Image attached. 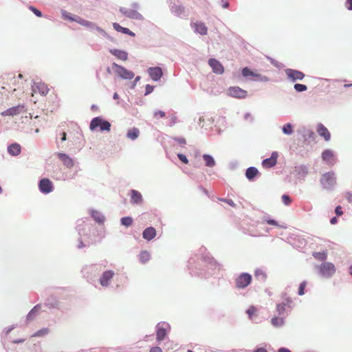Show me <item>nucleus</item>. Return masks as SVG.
I'll return each instance as SVG.
<instances>
[{"instance_id": "nucleus-33", "label": "nucleus", "mask_w": 352, "mask_h": 352, "mask_svg": "<svg viewBox=\"0 0 352 352\" xmlns=\"http://www.w3.org/2000/svg\"><path fill=\"white\" fill-rule=\"evenodd\" d=\"M121 223L126 227H129L133 223V219L130 217H122L121 219Z\"/></svg>"}, {"instance_id": "nucleus-21", "label": "nucleus", "mask_w": 352, "mask_h": 352, "mask_svg": "<svg viewBox=\"0 0 352 352\" xmlns=\"http://www.w3.org/2000/svg\"><path fill=\"white\" fill-rule=\"evenodd\" d=\"M142 236L144 239L151 241L156 236V230L153 227H148L144 230Z\"/></svg>"}, {"instance_id": "nucleus-60", "label": "nucleus", "mask_w": 352, "mask_h": 352, "mask_svg": "<svg viewBox=\"0 0 352 352\" xmlns=\"http://www.w3.org/2000/svg\"><path fill=\"white\" fill-rule=\"evenodd\" d=\"M228 6H229V3H228V2H227V1H226V2H225V3H223L222 4V7H223V8H227L228 7Z\"/></svg>"}, {"instance_id": "nucleus-13", "label": "nucleus", "mask_w": 352, "mask_h": 352, "mask_svg": "<svg viewBox=\"0 0 352 352\" xmlns=\"http://www.w3.org/2000/svg\"><path fill=\"white\" fill-rule=\"evenodd\" d=\"M316 131L318 134L324 138L325 141H329L331 139V133L326 126L320 123L317 126Z\"/></svg>"}, {"instance_id": "nucleus-61", "label": "nucleus", "mask_w": 352, "mask_h": 352, "mask_svg": "<svg viewBox=\"0 0 352 352\" xmlns=\"http://www.w3.org/2000/svg\"><path fill=\"white\" fill-rule=\"evenodd\" d=\"M118 98H119V96H118V93H114L113 98L114 99H118Z\"/></svg>"}, {"instance_id": "nucleus-36", "label": "nucleus", "mask_w": 352, "mask_h": 352, "mask_svg": "<svg viewBox=\"0 0 352 352\" xmlns=\"http://www.w3.org/2000/svg\"><path fill=\"white\" fill-rule=\"evenodd\" d=\"M283 131L284 133L290 135L293 133L292 126L291 124L288 123L283 126Z\"/></svg>"}, {"instance_id": "nucleus-55", "label": "nucleus", "mask_w": 352, "mask_h": 352, "mask_svg": "<svg viewBox=\"0 0 352 352\" xmlns=\"http://www.w3.org/2000/svg\"><path fill=\"white\" fill-rule=\"evenodd\" d=\"M278 352H291L289 349L285 348H280L278 349Z\"/></svg>"}, {"instance_id": "nucleus-29", "label": "nucleus", "mask_w": 352, "mask_h": 352, "mask_svg": "<svg viewBox=\"0 0 352 352\" xmlns=\"http://www.w3.org/2000/svg\"><path fill=\"white\" fill-rule=\"evenodd\" d=\"M150 258L151 255L148 251L144 250L140 253L139 259L140 261L143 264L147 263L150 260Z\"/></svg>"}, {"instance_id": "nucleus-59", "label": "nucleus", "mask_w": 352, "mask_h": 352, "mask_svg": "<svg viewBox=\"0 0 352 352\" xmlns=\"http://www.w3.org/2000/svg\"><path fill=\"white\" fill-rule=\"evenodd\" d=\"M61 140H62V141H65V140H66V133H65V132H63V133H62V138H61Z\"/></svg>"}, {"instance_id": "nucleus-19", "label": "nucleus", "mask_w": 352, "mask_h": 352, "mask_svg": "<svg viewBox=\"0 0 352 352\" xmlns=\"http://www.w3.org/2000/svg\"><path fill=\"white\" fill-rule=\"evenodd\" d=\"M322 158L329 164L333 165L335 163L334 155L331 150L327 149L322 153Z\"/></svg>"}, {"instance_id": "nucleus-31", "label": "nucleus", "mask_w": 352, "mask_h": 352, "mask_svg": "<svg viewBox=\"0 0 352 352\" xmlns=\"http://www.w3.org/2000/svg\"><path fill=\"white\" fill-rule=\"evenodd\" d=\"M140 135V131L137 128L129 129L127 132V137L131 140H135Z\"/></svg>"}, {"instance_id": "nucleus-41", "label": "nucleus", "mask_w": 352, "mask_h": 352, "mask_svg": "<svg viewBox=\"0 0 352 352\" xmlns=\"http://www.w3.org/2000/svg\"><path fill=\"white\" fill-rule=\"evenodd\" d=\"M294 89L298 92H302L306 91L307 89V87L302 84H296L294 85Z\"/></svg>"}, {"instance_id": "nucleus-57", "label": "nucleus", "mask_w": 352, "mask_h": 352, "mask_svg": "<svg viewBox=\"0 0 352 352\" xmlns=\"http://www.w3.org/2000/svg\"><path fill=\"white\" fill-rule=\"evenodd\" d=\"M347 3H348V5L346 6V7H347L349 10H352V1H347Z\"/></svg>"}, {"instance_id": "nucleus-50", "label": "nucleus", "mask_w": 352, "mask_h": 352, "mask_svg": "<svg viewBox=\"0 0 352 352\" xmlns=\"http://www.w3.org/2000/svg\"><path fill=\"white\" fill-rule=\"evenodd\" d=\"M153 90V86H151L149 85H147L146 86V94H151Z\"/></svg>"}, {"instance_id": "nucleus-5", "label": "nucleus", "mask_w": 352, "mask_h": 352, "mask_svg": "<svg viewBox=\"0 0 352 352\" xmlns=\"http://www.w3.org/2000/svg\"><path fill=\"white\" fill-rule=\"evenodd\" d=\"M319 269L321 275L327 278L332 276L336 272L335 265L329 262L322 263Z\"/></svg>"}, {"instance_id": "nucleus-10", "label": "nucleus", "mask_w": 352, "mask_h": 352, "mask_svg": "<svg viewBox=\"0 0 352 352\" xmlns=\"http://www.w3.org/2000/svg\"><path fill=\"white\" fill-rule=\"evenodd\" d=\"M208 64L212 67L213 72L217 74H222L224 72L223 66L217 59L210 58L208 61Z\"/></svg>"}, {"instance_id": "nucleus-38", "label": "nucleus", "mask_w": 352, "mask_h": 352, "mask_svg": "<svg viewBox=\"0 0 352 352\" xmlns=\"http://www.w3.org/2000/svg\"><path fill=\"white\" fill-rule=\"evenodd\" d=\"M306 286H307L306 281H303L300 284V286L298 287V295L302 296L305 294V289Z\"/></svg>"}, {"instance_id": "nucleus-56", "label": "nucleus", "mask_w": 352, "mask_h": 352, "mask_svg": "<svg viewBox=\"0 0 352 352\" xmlns=\"http://www.w3.org/2000/svg\"><path fill=\"white\" fill-rule=\"evenodd\" d=\"M178 142L181 144H186V140L184 138H180L178 139Z\"/></svg>"}, {"instance_id": "nucleus-49", "label": "nucleus", "mask_w": 352, "mask_h": 352, "mask_svg": "<svg viewBox=\"0 0 352 352\" xmlns=\"http://www.w3.org/2000/svg\"><path fill=\"white\" fill-rule=\"evenodd\" d=\"M335 212L336 213L337 215H342L343 212H342V207L338 206L336 208V210H335Z\"/></svg>"}, {"instance_id": "nucleus-24", "label": "nucleus", "mask_w": 352, "mask_h": 352, "mask_svg": "<svg viewBox=\"0 0 352 352\" xmlns=\"http://www.w3.org/2000/svg\"><path fill=\"white\" fill-rule=\"evenodd\" d=\"M58 156L67 167L71 168L74 166V162L72 159L70 158L65 153H58Z\"/></svg>"}, {"instance_id": "nucleus-51", "label": "nucleus", "mask_w": 352, "mask_h": 352, "mask_svg": "<svg viewBox=\"0 0 352 352\" xmlns=\"http://www.w3.org/2000/svg\"><path fill=\"white\" fill-rule=\"evenodd\" d=\"M83 25L89 27V28H94L96 26L94 23L90 22V21H85Z\"/></svg>"}, {"instance_id": "nucleus-15", "label": "nucleus", "mask_w": 352, "mask_h": 352, "mask_svg": "<svg viewBox=\"0 0 352 352\" xmlns=\"http://www.w3.org/2000/svg\"><path fill=\"white\" fill-rule=\"evenodd\" d=\"M278 153L276 152L272 153L270 157L265 159L262 162V166L265 168H269L276 165L277 162Z\"/></svg>"}, {"instance_id": "nucleus-22", "label": "nucleus", "mask_w": 352, "mask_h": 352, "mask_svg": "<svg viewBox=\"0 0 352 352\" xmlns=\"http://www.w3.org/2000/svg\"><path fill=\"white\" fill-rule=\"evenodd\" d=\"M110 53L115 56L117 58L125 61L128 59V54L122 50L112 49L110 50Z\"/></svg>"}, {"instance_id": "nucleus-53", "label": "nucleus", "mask_w": 352, "mask_h": 352, "mask_svg": "<svg viewBox=\"0 0 352 352\" xmlns=\"http://www.w3.org/2000/svg\"><path fill=\"white\" fill-rule=\"evenodd\" d=\"M267 224L272 225V226H277L278 225L277 222L273 219L267 220Z\"/></svg>"}, {"instance_id": "nucleus-6", "label": "nucleus", "mask_w": 352, "mask_h": 352, "mask_svg": "<svg viewBox=\"0 0 352 352\" xmlns=\"http://www.w3.org/2000/svg\"><path fill=\"white\" fill-rule=\"evenodd\" d=\"M251 282V275L248 273H243L236 279V287L239 289H243L248 287Z\"/></svg>"}, {"instance_id": "nucleus-45", "label": "nucleus", "mask_w": 352, "mask_h": 352, "mask_svg": "<svg viewBox=\"0 0 352 352\" xmlns=\"http://www.w3.org/2000/svg\"><path fill=\"white\" fill-rule=\"evenodd\" d=\"M177 156H178L179 159V160H180L183 163H184V164H186L188 163V159H187V157H186V155H183V154L179 153V154H178V155H177Z\"/></svg>"}, {"instance_id": "nucleus-14", "label": "nucleus", "mask_w": 352, "mask_h": 352, "mask_svg": "<svg viewBox=\"0 0 352 352\" xmlns=\"http://www.w3.org/2000/svg\"><path fill=\"white\" fill-rule=\"evenodd\" d=\"M24 110V106L23 105H17L15 107H12L6 111H3L1 115L4 116H14L20 113H21Z\"/></svg>"}, {"instance_id": "nucleus-63", "label": "nucleus", "mask_w": 352, "mask_h": 352, "mask_svg": "<svg viewBox=\"0 0 352 352\" xmlns=\"http://www.w3.org/2000/svg\"><path fill=\"white\" fill-rule=\"evenodd\" d=\"M350 274L352 275V265L350 267Z\"/></svg>"}, {"instance_id": "nucleus-35", "label": "nucleus", "mask_w": 352, "mask_h": 352, "mask_svg": "<svg viewBox=\"0 0 352 352\" xmlns=\"http://www.w3.org/2000/svg\"><path fill=\"white\" fill-rule=\"evenodd\" d=\"M247 314L249 316V318H252L253 316L256 315L257 313V308L254 306H251L246 311Z\"/></svg>"}, {"instance_id": "nucleus-52", "label": "nucleus", "mask_w": 352, "mask_h": 352, "mask_svg": "<svg viewBox=\"0 0 352 352\" xmlns=\"http://www.w3.org/2000/svg\"><path fill=\"white\" fill-rule=\"evenodd\" d=\"M86 20H84L78 16L76 17L74 21H76L77 23L81 24L83 25L84 23L85 22Z\"/></svg>"}, {"instance_id": "nucleus-11", "label": "nucleus", "mask_w": 352, "mask_h": 352, "mask_svg": "<svg viewBox=\"0 0 352 352\" xmlns=\"http://www.w3.org/2000/svg\"><path fill=\"white\" fill-rule=\"evenodd\" d=\"M285 72L287 77L293 81L302 80L305 77V74L298 70L287 69Z\"/></svg>"}, {"instance_id": "nucleus-25", "label": "nucleus", "mask_w": 352, "mask_h": 352, "mask_svg": "<svg viewBox=\"0 0 352 352\" xmlns=\"http://www.w3.org/2000/svg\"><path fill=\"white\" fill-rule=\"evenodd\" d=\"M113 27L117 32H122L123 34H128L131 36H135V34L133 32H131L129 29L122 27L120 24L117 23H113Z\"/></svg>"}, {"instance_id": "nucleus-17", "label": "nucleus", "mask_w": 352, "mask_h": 352, "mask_svg": "<svg viewBox=\"0 0 352 352\" xmlns=\"http://www.w3.org/2000/svg\"><path fill=\"white\" fill-rule=\"evenodd\" d=\"M191 26L194 28L195 32L201 35H206L208 33V28L202 22L193 23Z\"/></svg>"}, {"instance_id": "nucleus-26", "label": "nucleus", "mask_w": 352, "mask_h": 352, "mask_svg": "<svg viewBox=\"0 0 352 352\" xmlns=\"http://www.w3.org/2000/svg\"><path fill=\"white\" fill-rule=\"evenodd\" d=\"M36 89H38L39 93H41L43 96L47 95L49 91L48 87L44 83L36 84L33 88V91L36 92Z\"/></svg>"}, {"instance_id": "nucleus-34", "label": "nucleus", "mask_w": 352, "mask_h": 352, "mask_svg": "<svg viewBox=\"0 0 352 352\" xmlns=\"http://www.w3.org/2000/svg\"><path fill=\"white\" fill-rule=\"evenodd\" d=\"M49 333V329L47 328H43L37 331L32 335V337H41L47 335Z\"/></svg>"}, {"instance_id": "nucleus-4", "label": "nucleus", "mask_w": 352, "mask_h": 352, "mask_svg": "<svg viewBox=\"0 0 352 352\" xmlns=\"http://www.w3.org/2000/svg\"><path fill=\"white\" fill-rule=\"evenodd\" d=\"M100 126L101 131H110L111 124L106 120H103L100 117L94 118L90 123V129L94 130L96 128Z\"/></svg>"}, {"instance_id": "nucleus-48", "label": "nucleus", "mask_w": 352, "mask_h": 352, "mask_svg": "<svg viewBox=\"0 0 352 352\" xmlns=\"http://www.w3.org/2000/svg\"><path fill=\"white\" fill-rule=\"evenodd\" d=\"M149 352H163L160 346H153L150 349Z\"/></svg>"}, {"instance_id": "nucleus-12", "label": "nucleus", "mask_w": 352, "mask_h": 352, "mask_svg": "<svg viewBox=\"0 0 352 352\" xmlns=\"http://www.w3.org/2000/svg\"><path fill=\"white\" fill-rule=\"evenodd\" d=\"M114 272L112 270L105 271L100 278V283L103 287L109 285L110 280L113 278Z\"/></svg>"}, {"instance_id": "nucleus-42", "label": "nucleus", "mask_w": 352, "mask_h": 352, "mask_svg": "<svg viewBox=\"0 0 352 352\" xmlns=\"http://www.w3.org/2000/svg\"><path fill=\"white\" fill-rule=\"evenodd\" d=\"M62 16H63V19H67V20H69V21H74V20L76 19V17H73L72 16L71 13L67 12L66 11H63L62 12Z\"/></svg>"}, {"instance_id": "nucleus-46", "label": "nucleus", "mask_w": 352, "mask_h": 352, "mask_svg": "<svg viewBox=\"0 0 352 352\" xmlns=\"http://www.w3.org/2000/svg\"><path fill=\"white\" fill-rule=\"evenodd\" d=\"M222 201H224L226 203H227L228 204H229L230 206H231L232 207H235L236 206V204L234 203V201L231 199H221Z\"/></svg>"}, {"instance_id": "nucleus-1", "label": "nucleus", "mask_w": 352, "mask_h": 352, "mask_svg": "<svg viewBox=\"0 0 352 352\" xmlns=\"http://www.w3.org/2000/svg\"><path fill=\"white\" fill-rule=\"evenodd\" d=\"M112 69L114 73L119 77L125 80H131L134 77V73L124 68V67L113 63Z\"/></svg>"}, {"instance_id": "nucleus-28", "label": "nucleus", "mask_w": 352, "mask_h": 352, "mask_svg": "<svg viewBox=\"0 0 352 352\" xmlns=\"http://www.w3.org/2000/svg\"><path fill=\"white\" fill-rule=\"evenodd\" d=\"M91 216L98 223H102L104 221V217L100 212L94 210L92 211Z\"/></svg>"}, {"instance_id": "nucleus-40", "label": "nucleus", "mask_w": 352, "mask_h": 352, "mask_svg": "<svg viewBox=\"0 0 352 352\" xmlns=\"http://www.w3.org/2000/svg\"><path fill=\"white\" fill-rule=\"evenodd\" d=\"M276 311L278 313L281 315L283 314L285 311V303H279L276 306Z\"/></svg>"}, {"instance_id": "nucleus-39", "label": "nucleus", "mask_w": 352, "mask_h": 352, "mask_svg": "<svg viewBox=\"0 0 352 352\" xmlns=\"http://www.w3.org/2000/svg\"><path fill=\"white\" fill-rule=\"evenodd\" d=\"M39 307L40 306L38 305H36L28 314V318L32 319L34 317L35 314L38 311Z\"/></svg>"}, {"instance_id": "nucleus-27", "label": "nucleus", "mask_w": 352, "mask_h": 352, "mask_svg": "<svg viewBox=\"0 0 352 352\" xmlns=\"http://www.w3.org/2000/svg\"><path fill=\"white\" fill-rule=\"evenodd\" d=\"M203 159L205 162V164L206 166L213 167L215 166V164H216L215 161L211 155H208V154H204L203 155Z\"/></svg>"}, {"instance_id": "nucleus-44", "label": "nucleus", "mask_w": 352, "mask_h": 352, "mask_svg": "<svg viewBox=\"0 0 352 352\" xmlns=\"http://www.w3.org/2000/svg\"><path fill=\"white\" fill-rule=\"evenodd\" d=\"M282 201L287 206L289 205L292 202L290 197L287 195H283L282 196Z\"/></svg>"}, {"instance_id": "nucleus-23", "label": "nucleus", "mask_w": 352, "mask_h": 352, "mask_svg": "<svg viewBox=\"0 0 352 352\" xmlns=\"http://www.w3.org/2000/svg\"><path fill=\"white\" fill-rule=\"evenodd\" d=\"M21 146L17 143H13L10 144L8 148L9 154L13 156L19 155L21 153Z\"/></svg>"}, {"instance_id": "nucleus-7", "label": "nucleus", "mask_w": 352, "mask_h": 352, "mask_svg": "<svg viewBox=\"0 0 352 352\" xmlns=\"http://www.w3.org/2000/svg\"><path fill=\"white\" fill-rule=\"evenodd\" d=\"M228 94L231 97L242 99L246 98L248 92L239 87H231L228 89Z\"/></svg>"}, {"instance_id": "nucleus-47", "label": "nucleus", "mask_w": 352, "mask_h": 352, "mask_svg": "<svg viewBox=\"0 0 352 352\" xmlns=\"http://www.w3.org/2000/svg\"><path fill=\"white\" fill-rule=\"evenodd\" d=\"M30 9L34 12V13L37 16L41 17V16H42V14H41V11H39V10H37L36 8H33V7H30Z\"/></svg>"}, {"instance_id": "nucleus-8", "label": "nucleus", "mask_w": 352, "mask_h": 352, "mask_svg": "<svg viewBox=\"0 0 352 352\" xmlns=\"http://www.w3.org/2000/svg\"><path fill=\"white\" fill-rule=\"evenodd\" d=\"M38 188L41 192L45 194L51 192L54 186L52 182L47 178H43L40 180Z\"/></svg>"}, {"instance_id": "nucleus-20", "label": "nucleus", "mask_w": 352, "mask_h": 352, "mask_svg": "<svg viewBox=\"0 0 352 352\" xmlns=\"http://www.w3.org/2000/svg\"><path fill=\"white\" fill-rule=\"evenodd\" d=\"M143 199L141 193L135 190L131 191V201L133 204H140L142 202Z\"/></svg>"}, {"instance_id": "nucleus-62", "label": "nucleus", "mask_w": 352, "mask_h": 352, "mask_svg": "<svg viewBox=\"0 0 352 352\" xmlns=\"http://www.w3.org/2000/svg\"><path fill=\"white\" fill-rule=\"evenodd\" d=\"M96 30H97L98 32H104V31L102 29H101L100 28L96 27Z\"/></svg>"}, {"instance_id": "nucleus-18", "label": "nucleus", "mask_w": 352, "mask_h": 352, "mask_svg": "<svg viewBox=\"0 0 352 352\" xmlns=\"http://www.w3.org/2000/svg\"><path fill=\"white\" fill-rule=\"evenodd\" d=\"M164 325L158 324L157 326L156 339L158 342L162 341L167 335V329Z\"/></svg>"}, {"instance_id": "nucleus-9", "label": "nucleus", "mask_w": 352, "mask_h": 352, "mask_svg": "<svg viewBox=\"0 0 352 352\" xmlns=\"http://www.w3.org/2000/svg\"><path fill=\"white\" fill-rule=\"evenodd\" d=\"M120 10L124 15H125L126 17H129L130 19H139V20L143 19L142 16L135 10L126 8H121L120 9Z\"/></svg>"}, {"instance_id": "nucleus-58", "label": "nucleus", "mask_w": 352, "mask_h": 352, "mask_svg": "<svg viewBox=\"0 0 352 352\" xmlns=\"http://www.w3.org/2000/svg\"><path fill=\"white\" fill-rule=\"evenodd\" d=\"M331 223V224H335L337 223V218L336 217H333L331 221H330Z\"/></svg>"}, {"instance_id": "nucleus-54", "label": "nucleus", "mask_w": 352, "mask_h": 352, "mask_svg": "<svg viewBox=\"0 0 352 352\" xmlns=\"http://www.w3.org/2000/svg\"><path fill=\"white\" fill-rule=\"evenodd\" d=\"M254 352H267V351L263 347L256 349Z\"/></svg>"}, {"instance_id": "nucleus-16", "label": "nucleus", "mask_w": 352, "mask_h": 352, "mask_svg": "<svg viewBox=\"0 0 352 352\" xmlns=\"http://www.w3.org/2000/svg\"><path fill=\"white\" fill-rule=\"evenodd\" d=\"M150 77L155 81L158 80L162 76V70L160 67H150L148 69Z\"/></svg>"}, {"instance_id": "nucleus-3", "label": "nucleus", "mask_w": 352, "mask_h": 352, "mask_svg": "<svg viewBox=\"0 0 352 352\" xmlns=\"http://www.w3.org/2000/svg\"><path fill=\"white\" fill-rule=\"evenodd\" d=\"M320 183L326 189L333 187L336 183L334 173L329 172L323 174L320 179Z\"/></svg>"}, {"instance_id": "nucleus-43", "label": "nucleus", "mask_w": 352, "mask_h": 352, "mask_svg": "<svg viewBox=\"0 0 352 352\" xmlns=\"http://www.w3.org/2000/svg\"><path fill=\"white\" fill-rule=\"evenodd\" d=\"M166 116V113L164 111H157L154 113V117L156 119L162 118Z\"/></svg>"}, {"instance_id": "nucleus-37", "label": "nucleus", "mask_w": 352, "mask_h": 352, "mask_svg": "<svg viewBox=\"0 0 352 352\" xmlns=\"http://www.w3.org/2000/svg\"><path fill=\"white\" fill-rule=\"evenodd\" d=\"M313 256L316 259L320 261H324L327 258V254L325 252H315L313 254Z\"/></svg>"}, {"instance_id": "nucleus-30", "label": "nucleus", "mask_w": 352, "mask_h": 352, "mask_svg": "<svg viewBox=\"0 0 352 352\" xmlns=\"http://www.w3.org/2000/svg\"><path fill=\"white\" fill-rule=\"evenodd\" d=\"M258 170L254 167H250L246 170L245 175L248 179H252L258 174Z\"/></svg>"}, {"instance_id": "nucleus-32", "label": "nucleus", "mask_w": 352, "mask_h": 352, "mask_svg": "<svg viewBox=\"0 0 352 352\" xmlns=\"http://www.w3.org/2000/svg\"><path fill=\"white\" fill-rule=\"evenodd\" d=\"M272 325L275 327H280L284 324V319L281 317H273L271 320Z\"/></svg>"}, {"instance_id": "nucleus-2", "label": "nucleus", "mask_w": 352, "mask_h": 352, "mask_svg": "<svg viewBox=\"0 0 352 352\" xmlns=\"http://www.w3.org/2000/svg\"><path fill=\"white\" fill-rule=\"evenodd\" d=\"M241 74L243 77L250 78L251 80L254 81L267 82L269 80L267 77L262 76L261 74L251 70L249 67H247L242 69Z\"/></svg>"}, {"instance_id": "nucleus-64", "label": "nucleus", "mask_w": 352, "mask_h": 352, "mask_svg": "<svg viewBox=\"0 0 352 352\" xmlns=\"http://www.w3.org/2000/svg\"><path fill=\"white\" fill-rule=\"evenodd\" d=\"M23 77L22 74H19V78H21Z\"/></svg>"}]
</instances>
